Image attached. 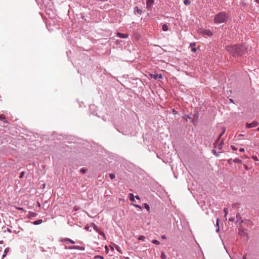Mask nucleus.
<instances>
[{
	"mask_svg": "<svg viewBox=\"0 0 259 259\" xmlns=\"http://www.w3.org/2000/svg\"><path fill=\"white\" fill-rule=\"evenodd\" d=\"M226 50L234 57L242 56L247 53V47L242 44L226 46Z\"/></svg>",
	"mask_w": 259,
	"mask_h": 259,
	"instance_id": "f257e3e1",
	"label": "nucleus"
},
{
	"mask_svg": "<svg viewBox=\"0 0 259 259\" xmlns=\"http://www.w3.org/2000/svg\"><path fill=\"white\" fill-rule=\"evenodd\" d=\"M227 20V17L225 12H222L216 14L214 17V22L216 24H220L226 22Z\"/></svg>",
	"mask_w": 259,
	"mask_h": 259,
	"instance_id": "f03ea898",
	"label": "nucleus"
},
{
	"mask_svg": "<svg viewBox=\"0 0 259 259\" xmlns=\"http://www.w3.org/2000/svg\"><path fill=\"white\" fill-rule=\"evenodd\" d=\"M154 3V0H147L146 1V5H147V9L149 11H151L153 5Z\"/></svg>",
	"mask_w": 259,
	"mask_h": 259,
	"instance_id": "7ed1b4c3",
	"label": "nucleus"
},
{
	"mask_svg": "<svg viewBox=\"0 0 259 259\" xmlns=\"http://www.w3.org/2000/svg\"><path fill=\"white\" fill-rule=\"evenodd\" d=\"M258 122L256 121H253L251 123H246V126L247 128H252L254 127H256L258 125Z\"/></svg>",
	"mask_w": 259,
	"mask_h": 259,
	"instance_id": "20e7f679",
	"label": "nucleus"
},
{
	"mask_svg": "<svg viewBox=\"0 0 259 259\" xmlns=\"http://www.w3.org/2000/svg\"><path fill=\"white\" fill-rule=\"evenodd\" d=\"M238 234L241 236H248V234L247 233V230L245 229H239Z\"/></svg>",
	"mask_w": 259,
	"mask_h": 259,
	"instance_id": "39448f33",
	"label": "nucleus"
},
{
	"mask_svg": "<svg viewBox=\"0 0 259 259\" xmlns=\"http://www.w3.org/2000/svg\"><path fill=\"white\" fill-rule=\"evenodd\" d=\"M117 36L120 38H125L128 36V35L126 33H122L120 32L117 33Z\"/></svg>",
	"mask_w": 259,
	"mask_h": 259,
	"instance_id": "423d86ee",
	"label": "nucleus"
},
{
	"mask_svg": "<svg viewBox=\"0 0 259 259\" xmlns=\"http://www.w3.org/2000/svg\"><path fill=\"white\" fill-rule=\"evenodd\" d=\"M61 241L63 242H65V243H68V242H70L71 243H73L74 244L75 242L74 241H73V240H71V239H69L68 238H64V239H62L61 240Z\"/></svg>",
	"mask_w": 259,
	"mask_h": 259,
	"instance_id": "0eeeda50",
	"label": "nucleus"
},
{
	"mask_svg": "<svg viewBox=\"0 0 259 259\" xmlns=\"http://www.w3.org/2000/svg\"><path fill=\"white\" fill-rule=\"evenodd\" d=\"M134 13H137L140 15H141L143 13V11L141 9H140L138 7H135L134 8Z\"/></svg>",
	"mask_w": 259,
	"mask_h": 259,
	"instance_id": "6e6552de",
	"label": "nucleus"
},
{
	"mask_svg": "<svg viewBox=\"0 0 259 259\" xmlns=\"http://www.w3.org/2000/svg\"><path fill=\"white\" fill-rule=\"evenodd\" d=\"M152 77L154 78L155 79L157 78H162V76L161 74H151Z\"/></svg>",
	"mask_w": 259,
	"mask_h": 259,
	"instance_id": "1a4fd4ad",
	"label": "nucleus"
},
{
	"mask_svg": "<svg viewBox=\"0 0 259 259\" xmlns=\"http://www.w3.org/2000/svg\"><path fill=\"white\" fill-rule=\"evenodd\" d=\"M203 34H206L209 36H211L213 34L212 32L210 30L207 29L203 31Z\"/></svg>",
	"mask_w": 259,
	"mask_h": 259,
	"instance_id": "9d476101",
	"label": "nucleus"
},
{
	"mask_svg": "<svg viewBox=\"0 0 259 259\" xmlns=\"http://www.w3.org/2000/svg\"><path fill=\"white\" fill-rule=\"evenodd\" d=\"M92 226L93 227L94 229L97 232H99L100 230H101V228L98 227V226H97L96 225H95V224L94 223H92Z\"/></svg>",
	"mask_w": 259,
	"mask_h": 259,
	"instance_id": "9b49d317",
	"label": "nucleus"
},
{
	"mask_svg": "<svg viewBox=\"0 0 259 259\" xmlns=\"http://www.w3.org/2000/svg\"><path fill=\"white\" fill-rule=\"evenodd\" d=\"M195 45H196L195 42L191 43V44H190V47L191 48V51L193 52H196V49L195 47Z\"/></svg>",
	"mask_w": 259,
	"mask_h": 259,
	"instance_id": "f8f14e48",
	"label": "nucleus"
},
{
	"mask_svg": "<svg viewBox=\"0 0 259 259\" xmlns=\"http://www.w3.org/2000/svg\"><path fill=\"white\" fill-rule=\"evenodd\" d=\"M36 215L37 214L35 212L29 211L27 216L28 218H30L35 217Z\"/></svg>",
	"mask_w": 259,
	"mask_h": 259,
	"instance_id": "ddd939ff",
	"label": "nucleus"
},
{
	"mask_svg": "<svg viewBox=\"0 0 259 259\" xmlns=\"http://www.w3.org/2000/svg\"><path fill=\"white\" fill-rule=\"evenodd\" d=\"M0 120L3 121L5 123H8L7 120H6L5 115L4 114H0Z\"/></svg>",
	"mask_w": 259,
	"mask_h": 259,
	"instance_id": "4468645a",
	"label": "nucleus"
},
{
	"mask_svg": "<svg viewBox=\"0 0 259 259\" xmlns=\"http://www.w3.org/2000/svg\"><path fill=\"white\" fill-rule=\"evenodd\" d=\"M162 28L164 31H166L168 30V27L166 24H163Z\"/></svg>",
	"mask_w": 259,
	"mask_h": 259,
	"instance_id": "2eb2a0df",
	"label": "nucleus"
},
{
	"mask_svg": "<svg viewBox=\"0 0 259 259\" xmlns=\"http://www.w3.org/2000/svg\"><path fill=\"white\" fill-rule=\"evenodd\" d=\"M42 220H37V221H34V222L33 223V224L34 225H37L40 224L41 223H42Z\"/></svg>",
	"mask_w": 259,
	"mask_h": 259,
	"instance_id": "dca6fc26",
	"label": "nucleus"
},
{
	"mask_svg": "<svg viewBox=\"0 0 259 259\" xmlns=\"http://www.w3.org/2000/svg\"><path fill=\"white\" fill-rule=\"evenodd\" d=\"M236 219H237L236 223H237L240 220H241V217L239 213L236 214Z\"/></svg>",
	"mask_w": 259,
	"mask_h": 259,
	"instance_id": "f3484780",
	"label": "nucleus"
},
{
	"mask_svg": "<svg viewBox=\"0 0 259 259\" xmlns=\"http://www.w3.org/2000/svg\"><path fill=\"white\" fill-rule=\"evenodd\" d=\"M233 162L237 163H242V161L239 159L235 158L233 159Z\"/></svg>",
	"mask_w": 259,
	"mask_h": 259,
	"instance_id": "a211bd4d",
	"label": "nucleus"
},
{
	"mask_svg": "<svg viewBox=\"0 0 259 259\" xmlns=\"http://www.w3.org/2000/svg\"><path fill=\"white\" fill-rule=\"evenodd\" d=\"M145 208L146 209V210L149 212L150 211V208L149 205L147 203L144 204Z\"/></svg>",
	"mask_w": 259,
	"mask_h": 259,
	"instance_id": "6ab92c4d",
	"label": "nucleus"
},
{
	"mask_svg": "<svg viewBox=\"0 0 259 259\" xmlns=\"http://www.w3.org/2000/svg\"><path fill=\"white\" fill-rule=\"evenodd\" d=\"M129 199L131 201H135L134 196L132 193H130L129 195Z\"/></svg>",
	"mask_w": 259,
	"mask_h": 259,
	"instance_id": "aec40b11",
	"label": "nucleus"
},
{
	"mask_svg": "<svg viewBox=\"0 0 259 259\" xmlns=\"http://www.w3.org/2000/svg\"><path fill=\"white\" fill-rule=\"evenodd\" d=\"M245 223H247V225H253L252 222H251L249 220H245Z\"/></svg>",
	"mask_w": 259,
	"mask_h": 259,
	"instance_id": "412c9836",
	"label": "nucleus"
},
{
	"mask_svg": "<svg viewBox=\"0 0 259 259\" xmlns=\"http://www.w3.org/2000/svg\"><path fill=\"white\" fill-rule=\"evenodd\" d=\"M9 248H7L5 249V251H4V254L2 256V258H4L6 256V255L7 252L9 251Z\"/></svg>",
	"mask_w": 259,
	"mask_h": 259,
	"instance_id": "4be33fe9",
	"label": "nucleus"
},
{
	"mask_svg": "<svg viewBox=\"0 0 259 259\" xmlns=\"http://www.w3.org/2000/svg\"><path fill=\"white\" fill-rule=\"evenodd\" d=\"M99 234L101 235L102 236H103L104 237V239H106V236H105V233L101 231V230L98 232Z\"/></svg>",
	"mask_w": 259,
	"mask_h": 259,
	"instance_id": "5701e85b",
	"label": "nucleus"
},
{
	"mask_svg": "<svg viewBox=\"0 0 259 259\" xmlns=\"http://www.w3.org/2000/svg\"><path fill=\"white\" fill-rule=\"evenodd\" d=\"M145 239V237L144 236H142V235L139 236L138 238V239L139 240H141V241H144Z\"/></svg>",
	"mask_w": 259,
	"mask_h": 259,
	"instance_id": "b1692460",
	"label": "nucleus"
},
{
	"mask_svg": "<svg viewBox=\"0 0 259 259\" xmlns=\"http://www.w3.org/2000/svg\"><path fill=\"white\" fill-rule=\"evenodd\" d=\"M184 4L186 6L189 5L191 4V2L189 0H184Z\"/></svg>",
	"mask_w": 259,
	"mask_h": 259,
	"instance_id": "393cba45",
	"label": "nucleus"
},
{
	"mask_svg": "<svg viewBox=\"0 0 259 259\" xmlns=\"http://www.w3.org/2000/svg\"><path fill=\"white\" fill-rule=\"evenodd\" d=\"M152 242L154 244H156V245H159L160 244V242L157 240H153L152 241Z\"/></svg>",
	"mask_w": 259,
	"mask_h": 259,
	"instance_id": "a878e982",
	"label": "nucleus"
},
{
	"mask_svg": "<svg viewBox=\"0 0 259 259\" xmlns=\"http://www.w3.org/2000/svg\"><path fill=\"white\" fill-rule=\"evenodd\" d=\"M212 153L214 155H215L216 156H219V153H217V152L216 151V150H214V149H213V150H212Z\"/></svg>",
	"mask_w": 259,
	"mask_h": 259,
	"instance_id": "bb28decb",
	"label": "nucleus"
},
{
	"mask_svg": "<svg viewBox=\"0 0 259 259\" xmlns=\"http://www.w3.org/2000/svg\"><path fill=\"white\" fill-rule=\"evenodd\" d=\"M223 142L222 141L218 145V149H220V150H221L223 148Z\"/></svg>",
	"mask_w": 259,
	"mask_h": 259,
	"instance_id": "cd10ccee",
	"label": "nucleus"
},
{
	"mask_svg": "<svg viewBox=\"0 0 259 259\" xmlns=\"http://www.w3.org/2000/svg\"><path fill=\"white\" fill-rule=\"evenodd\" d=\"M224 212L225 213V216L227 215L228 213V209L227 208H224Z\"/></svg>",
	"mask_w": 259,
	"mask_h": 259,
	"instance_id": "c85d7f7f",
	"label": "nucleus"
},
{
	"mask_svg": "<svg viewBox=\"0 0 259 259\" xmlns=\"http://www.w3.org/2000/svg\"><path fill=\"white\" fill-rule=\"evenodd\" d=\"M220 139L218 138L216 140V141H215V142L214 143L213 145H214V147H216L217 145L218 144V143H219V141H220Z\"/></svg>",
	"mask_w": 259,
	"mask_h": 259,
	"instance_id": "c756f323",
	"label": "nucleus"
},
{
	"mask_svg": "<svg viewBox=\"0 0 259 259\" xmlns=\"http://www.w3.org/2000/svg\"><path fill=\"white\" fill-rule=\"evenodd\" d=\"M161 257L162 259H166V255L163 252H161Z\"/></svg>",
	"mask_w": 259,
	"mask_h": 259,
	"instance_id": "7c9ffc66",
	"label": "nucleus"
},
{
	"mask_svg": "<svg viewBox=\"0 0 259 259\" xmlns=\"http://www.w3.org/2000/svg\"><path fill=\"white\" fill-rule=\"evenodd\" d=\"M95 259H104V257L100 255H96L95 256Z\"/></svg>",
	"mask_w": 259,
	"mask_h": 259,
	"instance_id": "2f4dec72",
	"label": "nucleus"
},
{
	"mask_svg": "<svg viewBox=\"0 0 259 259\" xmlns=\"http://www.w3.org/2000/svg\"><path fill=\"white\" fill-rule=\"evenodd\" d=\"M109 177L111 178V179H112V180L115 178V175L114 174H112V173H111V174H110L109 175Z\"/></svg>",
	"mask_w": 259,
	"mask_h": 259,
	"instance_id": "473e14b6",
	"label": "nucleus"
},
{
	"mask_svg": "<svg viewBox=\"0 0 259 259\" xmlns=\"http://www.w3.org/2000/svg\"><path fill=\"white\" fill-rule=\"evenodd\" d=\"M24 174H25V172L24 171L21 172V174H20V175L19 176V178L20 179H22V178H23V177L24 176Z\"/></svg>",
	"mask_w": 259,
	"mask_h": 259,
	"instance_id": "72a5a7b5",
	"label": "nucleus"
},
{
	"mask_svg": "<svg viewBox=\"0 0 259 259\" xmlns=\"http://www.w3.org/2000/svg\"><path fill=\"white\" fill-rule=\"evenodd\" d=\"M231 148L234 151H236L237 150V148L234 145H231Z\"/></svg>",
	"mask_w": 259,
	"mask_h": 259,
	"instance_id": "f704fd0d",
	"label": "nucleus"
},
{
	"mask_svg": "<svg viewBox=\"0 0 259 259\" xmlns=\"http://www.w3.org/2000/svg\"><path fill=\"white\" fill-rule=\"evenodd\" d=\"M233 162V160L232 158H230L228 160V163L230 164H231Z\"/></svg>",
	"mask_w": 259,
	"mask_h": 259,
	"instance_id": "c9c22d12",
	"label": "nucleus"
},
{
	"mask_svg": "<svg viewBox=\"0 0 259 259\" xmlns=\"http://www.w3.org/2000/svg\"><path fill=\"white\" fill-rule=\"evenodd\" d=\"M225 132V129L224 128V131L222 132V133H221V134L219 135V137H218V138L220 139V138H221V137L223 136V135L224 134Z\"/></svg>",
	"mask_w": 259,
	"mask_h": 259,
	"instance_id": "e433bc0d",
	"label": "nucleus"
},
{
	"mask_svg": "<svg viewBox=\"0 0 259 259\" xmlns=\"http://www.w3.org/2000/svg\"><path fill=\"white\" fill-rule=\"evenodd\" d=\"M172 113H174V114L176 115V114H178V111H177L175 109H173L172 110Z\"/></svg>",
	"mask_w": 259,
	"mask_h": 259,
	"instance_id": "4c0bfd02",
	"label": "nucleus"
},
{
	"mask_svg": "<svg viewBox=\"0 0 259 259\" xmlns=\"http://www.w3.org/2000/svg\"><path fill=\"white\" fill-rule=\"evenodd\" d=\"M229 221L230 222H234L235 218H230L229 219Z\"/></svg>",
	"mask_w": 259,
	"mask_h": 259,
	"instance_id": "58836bf2",
	"label": "nucleus"
},
{
	"mask_svg": "<svg viewBox=\"0 0 259 259\" xmlns=\"http://www.w3.org/2000/svg\"><path fill=\"white\" fill-rule=\"evenodd\" d=\"M185 117H186V120L187 121H188V118H189V119L191 118V117L190 116H189L188 115H185Z\"/></svg>",
	"mask_w": 259,
	"mask_h": 259,
	"instance_id": "ea45409f",
	"label": "nucleus"
},
{
	"mask_svg": "<svg viewBox=\"0 0 259 259\" xmlns=\"http://www.w3.org/2000/svg\"><path fill=\"white\" fill-rule=\"evenodd\" d=\"M134 205H135L136 207H137V208H140V209H142V207H141L140 205H138V204H135Z\"/></svg>",
	"mask_w": 259,
	"mask_h": 259,
	"instance_id": "a19ab883",
	"label": "nucleus"
},
{
	"mask_svg": "<svg viewBox=\"0 0 259 259\" xmlns=\"http://www.w3.org/2000/svg\"><path fill=\"white\" fill-rule=\"evenodd\" d=\"M115 248L118 251L120 252V247L118 245L115 246Z\"/></svg>",
	"mask_w": 259,
	"mask_h": 259,
	"instance_id": "79ce46f5",
	"label": "nucleus"
},
{
	"mask_svg": "<svg viewBox=\"0 0 259 259\" xmlns=\"http://www.w3.org/2000/svg\"><path fill=\"white\" fill-rule=\"evenodd\" d=\"M161 239H166V237L165 235H162L161 236Z\"/></svg>",
	"mask_w": 259,
	"mask_h": 259,
	"instance_id": "37998d69",
	"label": "nucleus"
},
{
	"mask_svg": "<svg viewBox=\"0 0 259 259\" xmlns=\"http://www.w3.org/2000/svg\"><path fill=\"white\" fill-rule=\"evenodd\" d=\"M87 170L86 169L82 168V174H85Z\"/></svg>",
	"mask_w": 259,
	"mask_h": 259,
	"instance_id": "c03bdc74",
	"label": "nucleus"
},
{
	"mask_svg": "<svg viewBox=\"0 0 259 259\" xmlns=\"http://www.w3.org/2000/svg\"><path fill=\"white\" fill-rule=\"evenodd\" d=\"M239 151L241 152H243L245 151V149L244 148H240Z\"/></svg>",
	"mask_w": 259,
	"mask_h": 259,
	"instance_id": "a18cd8bd",
	"label": "nucleus"
},
{
	"mask_svg": "<svg viewBox=\"0 0 259 259\" xmlns=\"http://www.w3.org/2000/svg\"><path fill=\"white\" fill-rule=\"evenodd\" d=\"M252 158L255 160H258L256 156H253Z\"/></svg>",
	"mask_w": 259,
	"mask_h": 259,
	"instance_id": "49530a36",
	"label": "nucleus"
},
{
	"mask_svg": "<svg viewBox=\"0 0 259 259\" xmlns=\"http://www.w3.org/2000/svg\"><path fill=\"white\" fill-rule=\"evenodd\" d=\"M244 168H245V169L246 170H248V167H247V165H244Z\"/></svg>",
	"mask_w": 259,
	"mask_h": 259,
	"instance_id": "de8ad7c7",
	"label": "nucleus"
},
{
	"mask_svg": "<svg viewBox=\"0 0 259 259\" xmlns=\"http://www.w3.org/2000/svg\"><path fill=\"white\" fill-rule=\"evenodd\" d=\"M136 199H138V200H140V196H138V195L136 196Z\"/></svg>",
	"mask_w": 259,
	"mask_h": 259,
	"instance_id": "09e8293b",
	"label": "nucleus"
},
{
	"mask_svg": "<svg viewBox=\"0 0 259 259\" xmlns=\"http://www.w3.org/2000/svg\"><path fill=\"white\" fill-rule=\"evenodd\" d=\"M240 224H242V223H243L244 222H245V220H240Z\"/></svg>",
	"mask_w": 259,
	"mask_h": 259,
	"instance_id": "8fccbe9b",
	"label": "nucleus"
},
{
	"mask_svg": "<svg viewBox=\"0 0 259 259\" xmlns=\"http://www.w3.org/2000/svg\"><path fill=\"white\" fill-rule=\"evenodd\" d=\"M17 209H19V210H23V208H22V207H17Z\"/></svg>",
	"mask_w": 259,
	"mask_h": 259,
	"instance_id": "3c124183",
	"label": "nucleus"
},
{
	"mask_svg": "<svg viewBox=\"0 0 259 259\" xmlns=\"http://www.w3.org/2000/svg\"><path fill=\"white\" fill-rule=\"evenodd\" d=\"M246 255H244L243 256V259H246Z\"/></svg>",
	"mask_w": 259,
	"mask_h": 259,
	"instance_id": "603ef678",
	"label": "nucleus"
},
{
	"mask_svg": "<svg viewBox=\"0 0 259 259\" xmlns=\"http://www.w3.org/2000/svg\"><path fill=\"white\" fill-rule=\"evenodd\" d=\"M230 101L231 102L233 103H234V101H233V100H232V99H230Z\"/></svg>",
	"mask_w": 259,
	"mask_h": 259,
	"instance_id": "864d4df0",
	"label": "nucleus"
},
{
	"mask_svg": "<svg viewBox=\"0 0 259 259\" xmlns=\"http://www.w3.org/2000/svg\"><path fill=\"white\" fill-rule=\"evenodd\" d=\"M85 229H87V230H89V227H88V226H85Z\"/></svg>",
	"mask_w": 259,
	"mask_h": 259,
	"instance_id": "5fc2aeb1",
	"label": "nucleus"
},
{
	"mask_svg": "<svg viewBox=\"0 0 259 259\" xmlns=\"http://www.w3.org/2000/svg\"><path fill=\"white\" fill-rule=\"evenodd\" d=\"M255 2L258 4H259V0H254Z\"/></svg>",
	"mask_w": 259,
	"mask_h": 259,
	"instance_id": "6e6d98bb",
	"label": "nucleus"
},
{
	"mask_svg": "<svg viewBox=\"0 0 259 259\" xmlns=\"http://www.w3.org/2000/svg\"><path fill=\"white\" fill-rule=\"evenodd\" d=\"M219 219H218V220H217V225L218 226L219 225Z\"/></svg>",
	"mask_w": 259,
	"mask_h": 259,
	"instance_id": "4d7b16f0",
	"label": "nucleus"
},
{
	"mask_svg": "<svg viewBox=\"0 0 259 259\" xmlns=\"http://www.w3.org/2000/svg\"><path fill=\"white\" fill-rule=\"evenodd\" d=\"M81 249H82V250H84V247L82 246Z\"/></svg>",
	"mask_w": 259,
	"mask_h": 259,
	"instance_id": "13d9d810",
	"label": "nucleus"
},
{
	"mask_svg": "<svg viewBox=\"0 0 259 259\" xmlns=\"http://www.w3.org/2000/svg\"><path fill=\"white\" fill-rule=\"evenodd\" d=\"M69 249H72V248H74V247H68Z\"/></svg>",
	"mask_w": 259,
	"mask_h": 259,
	"instance_id": "bf43d9fd",
	"label": "nucleus"
},
{
	"mask_svg": "<svg viewBox=\"0 0 259 259\" xmlns=\"http://www.w3.org/2000/svg\"><path fill=\"white\" fill-rule=\"evenodd\" d=\"M257 131H259V127L256 129Z\"/></svg>",
	"mask_w": 259,
	"mask_h": 259,
	"instance_id": "052dcab7",
	"label": "nucleus"
},
{
	"mask_svg": "<svg viewBox=\"0 0 259 259\" xmlns=\"http://www.w3.org/2000/svg\"><path fill=\"white\" fill-rule=\"evenodd\" d=\"M193 122H194V119H192V122H193Z\"/></svg>",
	"mask_w": 259,
	"mask_h": 259,
	"instance_id": "680f3d73",
	"label": "nucleus"
},
{
	"mask_svg": "<svg viewBox=\"0 0 259 259\" xmlns=\"http://www.w3.org/2000/svg\"><path fill=\"white\" fill-rule=\"evenodd\" d=\"M219 231V228L217 229V231L218 232Z\"/></svg>",
	"mask_w": 259,
	"mask_h": 259,
	"instance_id": "e2e57ef3",
	"label": "nucleus"
}]
</instances>
